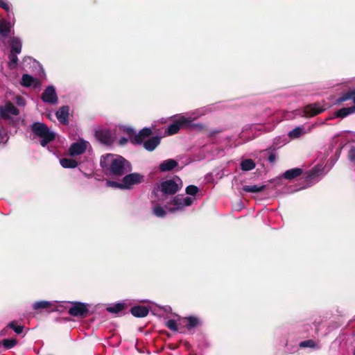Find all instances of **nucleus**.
<instances>
[{
    "label": "nucleus",
    "mask_w": 355,
    "mask_h": 355,
    "mask_svg": "<svg viewBox=\"0 0 355 355\" xmlns=\"http://www.w3.org/2000/svg\"><path fill=\"white\" fill-rule=\"evenodd\" d=\"M100 165L107 176L119 178L132 170L130 164L122 156L116 154L102 155Z\"/></svg>",
    "instance_id": "f257e3e1"
},
{
    "label": "nucleus",
    "mask_w": 355,
    "mask_h": 355,
    "mask_svg": "<svg viewBox=\"0 0 355 355\" xmlns=\"http://www.w3.org/2000/svg\"><path fill=\"white\" fill-rule=\"evenodd\" d=\"M209 106L200 107L193 112H188L186 114H179L175 116L173 123L169 125L166 130L168 135L176 134L181 128L198 127L202 128V125L200 123H193V121L205 115L207 112H211Z\"/></svg>",
    "instance_id": "f03ea898"
},
{
    "label": "nucleus",
    "mask_w": 355,
    "mask_h": 355,
    "mask_svg": "<svg viewBox=\"0 0 355 355\" xmlns=\"http://www.w3.org/2000/svg\"><path fill=\"white\" fill-rule=\"evenodd\" d=\"M182 187V180L178 178L163 181L160 184H157L152 191L150 196L152 202L166 200L168 196L176 193Z\"/></svg>",
    "instance_id": "7ed1b4c3"
},
{
    "label": "nucleus",
    "mask_w": 355,
    "mask_h": 355,
    "mask_svg": "<svg viewBox=\"0 0 355 355\" xmlns=\"http://www.w3.org/2000/svg\"><path fill=\"white\" fill-rule=\"evenodd\" d=\"M199 189L196 186H188L186 188V193L189 196L183 194L174 196L166 205L168 211L171 213L181 211L185 207L191 206L196 200V195Z\"/></svg>",
    "instance_id": "20e7f679"
},
{
    "label": "nucleus",
    "mask_w": 355,
    "mask_h": 355,
    "mask_svg": "<svg viewBox=\"0 0 355 355\" xmlns=\"http://www.w3.org/2000/svg\"><path fill=\"white\" fill-rule=\"evenodd\" d=\"M31 130L36 137L40 139V144L45 147L55 138V133L44 123L35 122L31 125Z\"/></svg>",
    "instance_id": "39448f33"
},
{
    "label": "nucleus",
    "mask_w": 355,
    "mask_h": 355,
    "mask_svg": "<svg viewBox=\"0 0 355 355\" xmlns=\"http://www.w3.org/2000/svg\"><path fill=\"white\" fill-rule=\"evenodd\" d=\"M123 131L128 135L129 139L133 144H140L145 138L150 136L152 130L149 128H144L141 130L138 134H136L135 130L130 127H124Z\"/></svg>",
    "instance_id": "423d86ee"
},
{
    "label": "nucleus",
    "mask_w": 355,
    "mask_h": 355,
    "mask_svg": "<svg viewBox=\"0 0 355 355\" xmlns=\"http://www.w3.org/2000/svg\"><path fill=\"white\" fill-rule=\"evenodd\" d=\"M89 147L90 144L81 139L71 144L69 148V153L71 157L80 155L83 154Z\"/></svg>",
    "instance_id": "0eeeda50"
},
{
    "label": "nucleus",
    "mask_w": 355,
    "mask_h": 355,
    "mask_svg": "<svg viewBox=\"0 0 355 355\" xmlns=\"http://www.w3.org/2000/svg\"><path fill=\"white\" fill-rule=\"evenodd\" d=\"M144 181V176L138 173H132L125 175L122 179L124 189H130L134 185L138 184Z\"/></svg>",
    "instance_id": "6e6552de"
},
{
    "label": "nucleus",
    "mask_w": 355,
    "mask_h": 355,
    "mask_svg": "<svg viewBox=\"0 0 355 355\" xmlns=\"http://www.w3.org/2000/svg\"><path fill=\"white\" fill-rule=\"evenodd\" d=\"M69 309L68 313L73 317H83L88 313L87 305L85 303L74 302Z\"/></svg>",
    "instance_id": "1a4fd4ad"
},
{
    "label": "nucleus",
    "mask_w": 355,
    "mask_h": 355,
    "mask_svg": "<svg viewBox=\"0 0 355 355\" xmlns=\"http://www.w3.org/2000/svg\"><path fill=\"white\" fill-rule=\"evenodd\" d=\"M41 98L46 103L57 104L58 98L55 87L53 85L48 86L42 93Z\"/></svg>",
    "instance_id": "9d476101"
},
{
    "label": "nucleus",
    "mask_w": 355,
    "mask_h": 355,
    "mask_svg": "<svg viewBox=\"0 0 355 355\" xmlns=\"http://www.w3.org/2000/svg\"><path fill=\"white\" fill-rule=\"evenodd\" d=\"M325 110L326 107L321 104L313 103L304 107L302 115L306 117H311L323 112Z\"/></svg>",
    "instance_id": "9b49d317"
},
{
    "label": "nucleus",
    "mask_w": 355,
    "mask_h": 355,
    "mask_svg": "<svg viewBox=\"0 0 355 355\" xmlns=\"http://www.w3.org/2000/svg\"><path fill=\"white\" fill-rule=\"evenodd\" d=\"M329 169L324 171V167L320 164L314 166L308 173L306 178L308 181H318L320 176L324 175Z\"/></svg>",
    "instance_id": "f8f14e48"
},
{
    "label": "nucleus",
    "mask_w": 355,
    "mask_h": 355,
    "mask_svg": "<svg viewBox=\"0 0 355 355\" xmlns=\"http://www.w3.org/2000/svg\"><path fill=\"white\" fill-rule=\"evenodd\" d=\"M19 113L18 109L11 103L0 107V118L8 119L10 115L17 116Z\"/></svg>",
    "instance_id": "ddd939ff"
},
{
    "label": "nucleus",
    "mask_w": 355,
    "mask_h": 355,
    "mask_svg": "<svg viewBox=\"0 0 355 355\" xmlns=\"http://www.w3.org/2000/svg\"><path fill=\"white\" fill-rule=\"evenodd\" d=\"M180 325H184L187 330L190 331L192 329L200 324V320L195 316H189L183 318L180 320Z\"/></svg>",
    "instance_id": "4468645a"
},
{
    "label": "nucleus",
    "mask_w": 355,
    "mask_h": 355,
    "mask_svg": "<svg viewBox=\"0 0 355 355\" xmlns=\"http://www.w3.org/2000/svg\"><path fill=\"white\" fill-rule=\"evenodd\" d=\"M311 130V128H309L307 130H306L304 125L297 126L288 132V137L290 138V139H297L302 136L309 133Z\"/></svg>",
    "instance_id": "2eb2a0df"
},
{
    "label": "nucleus",
    "mask_w": 355,
    "mask_h": 355,
    "mask_svg": "<svg viewBox=\"0 0 355 355\" xmlns=\"http://www.w3.org/2000/svg\"><path fill=\"white\" fill-rule=\"evenodd\" d=\"M11 23L6 19H0V39L7 38L11 32Z\"/></svg>",
    "instance_id": "dca6fc26"
},
{
    "label": "nucleus",
    "mask_w": 355,
    "mask_h": 355,
    "mask_svg": "<svg viewBox=\"0 0 355 355\" xmlns=\"http://www.w3.org/2000/svg\"><path fill=\"white\" fill-rule=\"evenodd\" d=\"M21 84L24 87H32L33 88H37L40 85L36 78L28 74H24L22 76Z\"/></svg>",
    "instance_id": "f3484780"
},
{
    "label": "nucleus",
    "mask_w": 355,
    "mask_h": 355,
    "mask_svg": "<svg viewBox=\"0 0 355 355\" xmlns=\"http://www.w3.org/2000/svg\"><path fill=\"white\" fill-rule=\"evenodd\" d=\"M178 166V163L177 161L173 159H168L160 163L159 165V169L161 172H168L173 170Z\"/></svg>",
    "instance_id": "a211bd4d"
},
{
    "label": "nucleus",
    "mask_w": 355,
    "mask_h": 355,
    "mask_svg": "<svg viewBox=\"0 0 355 355\" xmlns=\"http://www.w3.org/2000/svg\"><path fill=\"white\" fill-rule=\"evenodd\" d=\"M55 116L58 120L63 124H66L68 122L69 117V107L62 106L55 113Z\"/></svg>",
    "instance_id": "6ab92c4d"
},
{
    "label": "nucleus",
    "mask_w": 355,
    "mask_h": 355,
    "mask_svg": "<svg viewBox=\"0 0 355 355\" xmlns=\"http://www.w3.org/2000/svg\"><path fill=\"white\" fill-rule=\"evenodd\" d=\"M54 306V302L51 301L41 300L37 301L33 304V309L34 310L46 309L49 311Z\"/></svg>",
    "instance_id": "aec40b11"
},
{
    "label": "nucleus",
    "mask_w": 355,
    "mask_h": 355,
    "mask_svg": "<svg viewBox=\"0 0 355 355\" xmlns=\"http://www.w3.org/2000/svg\"><path fill=\"white\" fill-rule=\"evenodd\" d=\"M160 143V138L153 137L144 142V147L148 151L154 150Z\"/></svg>",
    "instance_id": "412c9836"
},
{
    "label": "nucleus",
    "mask_w": 355,
    "mask_h": 355,
    "mask_svg": "<svg viewBox=\"0 0 355 355\" xmlns=\"http://www.w3.org/2000/svg\"><path fill=\"white\" fill-rule=\"evenodd\" d=\"M130 312L135 317L144 318L148 315L149 311L148 309L146 306H135L131 308Z\"/></svg>",
    "instance_id": "4be33fe9"
},
{
    "label": "nucleus",
    "mask_w": 355,
    "mask_h": 355,
    "mask_svg": "<svg viewBox=\"0 0 355 355\" xmlns=\"http://www.w3.org/2000/svg\"><path fill=\"white\" fill-rule=\"evenodd\" d=\"M21 41L19 37H12L10 41V52L19 54L21 51Z\"/></svg>",
    "instance_id": "5701e85b"
},
{
    "label": "nucleus",
    "mask_w": 355,
    "mask_h": 355,
    "mask_svg": "<svg viewBox=\"0 0 355 355\" xmlns=\"http://www.w3.org/2000/svg\"><path fill=\"white\" fill-rule=\"evenodd\" d=\"M302 173V170L300 168H294L286 171L284 173V178L288 180H291L300 176Z\"/></svg>",
    "instance_id": "b1692460"
},
{
    "label": "nucleus",
    "mask_w": 355,
    "mask_h": 355,
    "mask_svg": "<svg viewBox=\"0 0 355 355\" xmlns=\"http://www.w3.org/2000/svg\"><path fill=\"white\" fill-rule=\"evenodd\" d=\"M60 163L64 168H74L78 166V162L71 158H62L60 159Z\"/></svg>",
    "instance_id": "393cba45"
},
{
    "label": "nucleus",
    "mask_w": 355,
    "mask_h": 355,
    "mask_svg": "<svg viewBox=\"0 0 355 355\" xmlns=\"http://www.w3.org/2000/svg\"><path fill=\"white\" fill-rule=\"evenodd\" d=\"M265 185L254 184V185H245L243 190L249 193H259L265 189Z\"/></svg>",
    "instance_id": "a878e982"
},
{
    "label": "nucleus",
    "mask_w": 355,
    "mask_h": 355,
    "mask_svg": "<svg viewBox=\"0 0 355 355\" xmlns=\"http://www.w3.org/2000/svg\"><path fill=\"white\" fill-rule=\"evenodd\" d=\"M355 112V106L343 107L336 112V116L344 118Z\"/></svg>",
    "instance_id": "bb28decb"
},
{
    "label": "nucleus",
    "mask_w": 355,
    "mask_h": 355,
    "mask_svg": "<svg viewBox=\"0 0 355 355\" xmlns=\"http://www.w3.org/2000/svg\"><path fill=\"white\" fill-rule=\"evenodd\" d=\"M254 167H255V163L251 159H246L243 160L241 162V168L243 171H250V170H252L253 168H254Z\"/></svg>",
    "instance_id": "cd10ccee"
},
{
    "label": "nucleus",
    "mask_w": 355,
    "mask_h": 355,
    "mask_svg": "<svg viewBox=\"0 0 355 355\" xmlns=\"http://www.w3.org/2000/svg\"><path fill=\"white\" fill-rule=\"evenodd\" d=\"M153 213L159 218H164L166 215V211L161 205H155L153 207Z\"/></svg>",
    "instance_id": "c85d7f7f"
},
{
    "label": "nucleus",
    "mask_w": 355,
    "mask_h": 355,
    "mask_svg": "<svg viewBox=\"0 0 355 355\" xmlns=\"http://www.w3.org/2000/svg\"><path fill=\"white\" fill-rule=\"evenodd\" d=\"M0 8L3 9L8 14V16L10 17V15H13L12 10V5L10 2L6 0H0Z\"/></svg>",
    "instance_id": "c756f323"
},
{
    "label": "nucleus",
    "mask_w": 355,
    "mask_h": 355,
    "mask_svg": "<svg viewBox=\"0 0 355 355\" xmlns=\"http://www.w3.org/2000/svg\"><path fill=\"white\" fill-rule=\"evenodd\" d=\"M17 54L18 53L10 52V53L8 56V58H9L8 67L10 69H15L17 65V62H18V58L17 56Z\"/></svg>",
    "instance_id": "7c9ffc66"
},
{
    "label": "nucleus",
    "mask_w": 355,
    "mask_h": 355,
    "mask_svg": "<svg viewBox=\"0 0 355 355\" xmlns=\"http://www.w3.org/2000/svg\"><path fill=\"white\" fill-rule=\"evenodd\" d=\"M123 304L122 303H117L114 305L108 306L107 311L110 313H117L123 309Z\"/></svg>",
    "instance_id": "2f4dec72"
},
{
    "label": "nucleus",
    "mask_w": 355,
    "mask_h": 355,
    "mask_svg": "<svg viewBox=\"0 0 355 355\" xmlns=\"http://www.w3.org/2000/svg\"><path fill=\"white\" fill-rule=\"evenodd\" d=\"M54 306L51 308L49 312H55V311H62L64 309H66V306L64 302H53Z\"/></svg>",
    "instance_id": "473e14b6"
},
{
    "label": "nucleus",
    "mask_w": 355,
    "mask_h": 355,
    "mask_svg": "<svg viewBox=\"0 0 355 355\" xmlns=\"http://www.w3.org/2000/svg\"><path fill=\"white\" fill-rule=\"evenodd\" d=\"M3 346L6 349H11L14 347L17 344L15 339H4L2 342Z\"/></svg>",
    "instance_id": "72a5a7b5"
},
{
    "label": "nucleus",
    "mask_w": 355,
    "mask_h": 355,
    "mask_svg": "<svg viewBox=\"0 0 355 355\" xmlns=\"http://www.w3.org/2000/svg\"><path fill=\"white\" fill-rule=\"evenodd\" d=\"M101 141L104 144H109L111 141V139L109 137V133L106 131H102L98 133Z\"/></svg>",
    "instance_id": "f704fd0d"
},
{
    "label": "nucleus",
    "mask_w": 355,
    "mask_h": 355,
    "mask_svg": "<svg viewBox=\"0 0 355 355\" xmlns=\"http://www.w3.org/2000/svg\"><path fill=\"white\" fill-rule=\"evenodd\" d=\"M8 327L13 329V331L17 334H21L24 328L22 326L16 325V322L15 321L10 322L8 324Z\"/></svg>",
    "instance_id": "c9c22d12"
},
{
    "label": "nucleus",
    "mask_w": 355,
    "mask_h": 355,
    "mask_svg": "<svg viewBox=\"0 0 355 355\" xmlns=\"http://www.w3.org/2000/svg\"><path fill=\"white\" fill-rule=\"evenodd\" d=\"M166 327L173 331H178V324L174 320H169L166 322Z\"/></svg>",
    "instance_id": "e433bc0d"
},
{
    "label": "nucleus",
    "mask_w": 355,
    "mask_h": 355,
    "mask_svg": "<svg viewBox=\"0 0 355 355\" xmlns=\"http://www.w3.org/2000/svg\"><path fill=\"white\" fill-rule=\"evenodd\" d=\"M106 185L110 187L124 189L122 181L119 182L116 181L107 180L106 182Z\"/></svg>",
    "instance_id": "4c0bfd02"
},
{
    "label": "nucleus",
    "mask_w": 355,
    "mask_h": 355,
    "mask_svg": "<svg viewBox=\"0 0 355 355\" xmlns=\"http://www.w3.org/2000/svg\"><path fill=\"white\" fill-rule=\"evenodd\" d=\"M347 100H352L353 101V103H354V106H355V89L349 91L341 98L342 101H347Z\"/></svg>",
    "instance_id": "58836bf2"
},
{
    "label": "nucleus",
    "mask_w": 355,
    "mask_h": 355,
    "mask_svg": "<svg viewBox=\"0 0 355 355\" xmlns=\"http://www.w3.org/2000/svg\"><path fill=\"white\" fill-rule=\"evenodd\" d=\"M316 346L315 343L312 340H307L302 341L300 343V347H310V348H315Z\"/></svg>",
    "instance_id": "ea45409f"
},
{
    "label": "nucleus",
    "mask_w": 355,
    "mask_h": 355,
    "mask_svg": "<svg viewBox=\"0 0 355 355\" xmlns=\"http://www.w3.org/2000/svg\"><path fill=\"white\" fill-rule=\"evenodd\" d=\"M8 140L7 131L3 128H0V144L5 143Z\"/></svg>",
    "instance_id": "a19ab883"
},
{
    "label": "nucleus",
    "mask_w": 355,
    "mask_h": 355,
    "mask_svg": "<svg viewBox=\"0 0 355 355\" xmlns=\"http://www.w3.org/2000/svg\"><path fill=\"white\" fill-rule=\"evenodd\" d=\"M348 159L352 162H355V147L351 146L348 155H347Z\"/></svg>",
    "instance_id": "79ce46f5"
},
{
    "label": "nucleus",
    "mask_w": 355,
    "mask_h": 355,
    "mask_svg": "<svg viewBox=\"0 0 355 355\" xmlns=\"http://www.w3.org/2000/svg\"><path fill=\"white\" fill-rule=\"evenodd\" d=\"M269 155H268V161L270 163H274L275 161H276V157H277V155H276V153L274 150H269Z\"/></svg>",
    "instance_id": "37998d69"
},
{
    "label": "nucleus",
    "mask_w": 355,
    "mask_h": 355,
    "mask_svg": "<svg viewBox=\"0 0 355 355\" xmlns=\"http://www.w3.org/2000/svg\"><path fill=\"white\" fill-rule=\"evenodd\" d=\"M15 102L19 106H24L26 104L24 98L20 96L16 97Z\"/></svg>",
    "instance_id": "c03bdc74"
},
{
    "label": "nucleus",
    "mask_w": 355,
    "mask_h": 355,
    "mask_svg": "<svg viewBox=\"0 0 355 355\" xmlns=\"http://www.w3.org/2000/svg\"><path fill=\"white\" fill-rule=\"evenodd\" d=\"M280 140H281V138H279L278 139H277V141H275L276 146H279V147L283 146L288 142V141L286 139H283L281 141H279Z\"/></svg>",
    "instance_id": "a18cd8bd"
},
{
    "label": "nucleus",
    "mask_w": 355,
    "mask_h": 355,
    "mask_svg": "<svg viewBox=\"0 0 355 355\" xmlns=\"http://www.w3.org/2000/svg\"><path fill=\"white\" fill-rule=\"evenodd\" d=\"M128 140V139H127V138L121 137L119 140V144L121 145H124L127 143Z\"/></svg>",
    "instance_id": "49530a36"
},
{
    "label": "nucleus",
    "mask_w": 355,
    "mask_h": 355,
    "mask_svg": "<svg viewBox=\"0 0 355 355\" xmlns=\"http://www.w3.org/2000/svg\"><path fill=\"white\" fill-rule=\"evenodd\" d=\"M257 125H254L250 128V131L252 132L254 130L257 128Z\"/></svg>",
    "instance_id": "de8ad7c7"
},
{
    "label": "nucleus",
    "mask_w": 355,
    "mask_h": 355,
    "mask_svg": "<svg viewBox=\"0 0 355 355\" xmlns=\"http://www.w3.org/2000/svg\"><path fill=\"white\" fill-rule=\"evenodd\" d=\"M353 355H355V347H354V351H353Z\"/></svg>",
    "instance_id": "09e8293b"
},
{
    "label": "nucleus",
    "mask_w": 355,
    "mask_h": 355,
    "mask_svg": "<svg viewBox=\"0 0 355 355\" xmlns=\"http://www.w3.org/2000/svg\"><path fill=\"white\" fill-rule=\"evenodd\" d=\"M284 118H285L286 119H288V116H284Z\"/></svg>",
    "instance_id": "8fccbe9b"
}]
</instances>
